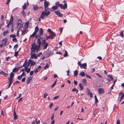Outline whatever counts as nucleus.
Segmentation results:
<instances>
[{
  "mask_svg": "<svg viewBox=\"0 0 124 124\" xmlns=\"http://www.w3.org/2000/svg\"><path fill=\"white\" fill-rule=\"evenodd\" d=\"M48 44L47 43H46L45 39H43L42 40V46H43V49L44 50L46 49L48 46Z\"/></svg>",
  "mask_w": 124,
  "mask_h": 124,
  "instance_id": "20e7f679",
  "label": "nucleus"
},
{
  "mask_svg": "<svg viewBox=\"0 0 124 124\" xmlns=\"http://www.w3.org/2000/svg\"><path fill=\"white\" fill-rule=\"evenodd\" d=\"M31 59H32L34 58L35 59H37V56H36V54L34 53H33L31 55Z\"/></svg>",
  "mask_w": 124,
  "mask_h": 124,
  "instance_id": "9b49d317",
  "label": "nucleus"
},
{
  "mask_svg": "<svg viewBox=\"0 0 124 124\" xmlns=\"http://www.w3.org/2000/svg\"><path fill=\"white\" fill-rule=\"evenodd\" d=\"M49 2L47 1L46 0H45L44 3V6L45 8V11H43L42 12L41 15L40 16V17L42 19H44L45 16H48L50 14V12L49 11H47L48 8Z\"/></svg>",
  "mask_w": 124,
  "mask_h": 124,
  "instance_id": "f257e3e1",
  "label": "nucleus"
},
{
  "mask_svg": "<svg viewBox=\"0 0 124 124\" xmlns=\"http://www.w3.org/2000/svg\"><path fill=\"white\" fill-rule=\"evenodd\" d=\"M72 91L73 92L76 91V93H77L78 92V90L75 88H74L72 89Z\"/></svg>",
  "mask_w": 124,
  "mask_h": 124,
  "instance_id": "cd10ccee",
  "label": "nucleus"
},
{
  "mask_svg": "<svg viewBox=\"0 0 124 124\" xmlns=\"http://www.w3.org/2000/svg\"><path fill=\"white\" fill-rule=\"evenodd\" d=\"M21 13L23 14V16L24 17H25L26 16V14L25 13V12L24 11V10H23L22 12Z\"/></svg>",
  "mask_w": 124,
  "mask_h": 124,
  "instance_id": "c756f323",
  "label": "nucleus"
},
{
  "mask_svg": "<svg viewBox=\"0 0 124 124\" xmlns=\"http://www.w3.org/2000/svg\"><path fill=\"white\" fill-rule=\"evenodd\" d=\"M33 72H34L33 70L31 71L30 73V76H32L33 74Z\"/></svg>",
  "mask_w": 124,
  "mask_h": 124,
  "instance_id": "09e8293b",
  "label": "nucleus"
},
{
  "mask_svg": "<svg viewBox=\"0 0 124 124\" xmlns=\"http://www.w3.org/2000/svg\"><path fill=\"white\" fill-rule=\"evenodd\" d=\"M48 94L45 93H44V98H45L46 96H47Z\"/></svg>",
  "mask_w": 124,
  "mask_h": 124,
  "instance_id": "a18cd8bd",
  "label": "nucleus"
},
{
  "mask_svg": "<svg viewBox=\"0 0 124 124\" xmlns=\"http://www.w3.org/2000/svg\"><path fill=\"white\" fill-rule=\"evenodd\" d=\"M14 117L15 119L16 120L18 118V116L16 115L15 110L14 111Z\"/></svg>",
  "mask_w": 124,
  "mask_h": 124,
  "instance_id": "ddd939ff",
  "label": "nucleus"
},
{
  "mask_svg": "<svg viewBox=\"0 0 124 124\" xmlns=\"http://www.w3.org/2000/svg\"><path fill=\"white\" fill-rule=\"evenodd\" d=\"M42 52L39 53L37 54L38 56L40 57V56L41 55H42Z\"/></svg>",
  "mask_w": 124,
  "mask_h": 124,
  "instance_id": "bf43d9fd",
  "label": "nucleus"
},
{
  "mask_svg": "<svg viewBox=\"0 0 124 124\" xmlns=\"http://www.w3.org/2000/svg\"><path fill=\"white\" fill-rule=\"evenodd\" d=\"M85 76L86 77L89 78V79H91V77L89 75H88L87 74H86L85 75Z\"/></svg>",
  "mask_w": 124,
  "mask_h": 124,
  "instance_id": "4d7b16f0",
  "label": "nucleus"
},
{
  "mask_svg": "<svg viewBox=\"0 0 124 124\" xmlns=\"http://www.w3.org/2000/svg\"><path fill=\"white\" fill-rule=\"evenodd\" d=\"M59 97V96H55L54 97V98H53V99L54 100L58 98Z\"/></svg>",
  "mask_w": 124,
  "mask_h": 124,
  "instance_id": "13d9d810",
  "label": "nucleus"
},
{
  "mask_svg": "<svg viewBox=\"0 0 124 124\" xmlns=\"http://www.w3.org/2000/svg\"><path fill=\"white\" fill-rule=\"evenodd\" d=\"M52 9L53 10H56L58 9V8L57 6H54L52 7Z\"/></svg>",
  "mask_w": 124,
  "mask_h": 124,
  "instance_id": "a878e982",
  "label": "nucleus"
},
{
  "mask_svg": "<svg viewBox=\"0 0 124 124\" xmlns=\"http://www.w3.org/2000/svg\"><path fill=\"white\" fill-rule=\"evenodd\" d=\"M21 75L22 76V77L23 76H26V75L25 74V73L24 72H23L21 74Z\"/></svg>",
  "mask_w": 124,
  "mask_h": 124,
  "instance_id": "69168bd1",
  "label": "nucleus"
},
{
  "mask_svg": "<svg viewBox=\"0 0 124 124\" xmlns=\"http://www.w3.org/2000/svg\"><path fill=\"white\" fill-rule=\"evenodd\" d=\"M13 18L12 16H11L10 17V21L13 22Z\"/></svg>",
  "mask_w": 124,
  "mask_h": 124,
  "instance_id": "c03bdc74",
  "label": "nucleus"
},
{
  "mask_svg": "<svg viewBox=\"0 0 124 124\" xmlns=\"http://www.w3.org/2000/svg\"><path fill=\"white\" fill-rule=\"evenodd\" d=\"M94 98L95 100V102L96 103L97 102H98V100L97 96L96 95H95L94 96Z\"/></svg>",
  "mask_w": 124,
  "mask_h": 124,
  "instance_id": "72a5a7b5",
  "label": "nucleus"
},
{
  "mask_svg": "<svg viewBox=\"0 0 124 124\" xmlns=\"http://www.w3.org/2000/svg\"><path fill=\"white\" fill-rule=\"evenodd\" d=\"M18 51L15 52V54L14 56L16 57H17L18 56Z\"/></svg>",
  "mask_w": 124,
  "mask_h": 124,
  "instance_id": "7c9ffc66",
  "label": "nucleus"
},
{
  "mask_svg": "<svg viewBox=\"0 0 124 124\" xmlns=\"http://www.w3.org/2000/svg\"><path fill=\"white\" fill-rule=\"evenodd\" d=\"M12 40L13 41L15 42H17V39L15 38H13L12 39Z\"/></svg>",
  "mask_w": 124,
  "mask_h": 124,
  "instance_id": "37998d69",
  "label": "nucleus"
},
{
  "mask_svg": "<svg viewBox=\"0 0 124 124\" xmlns=\"http://www.w3.org/2000/svg\"><path fill=\"white\" fill-rule=\"evenodd\" d=\"M35 36V38L36 39H37V38H38L39 37V34H38V35H36Z\"/></svg>",
  "mask_w": 124,
  "mask_h": 124,
  "instance_id": "8fccbe9b",
  "label": "nucleus"
},
{
  "mask_svg": "<svg viewBox=\"0 0 124 124\" xmlns=\"http://www.w3.org/2000/svg\"><path fill=\"white\" fill-rule=\"evenodd\" d=\"M39 31V29L38 27L37 26L35 28V31L34 32L36 33H37Z\"/></svg>",
  "mask_w": 124,
  "mask_h": 124,
  "instance_id": "aec40b11",
  "label": "nucleus"
},
{
  "mask_svg": "<svg viewBox=\"0 0 124 124\" xmlns=\"http://www.w3.org/2000/svg\"><path fill=\"white\" fill-rule=\"evenodd\" d=\"M96 74L98 76L99 78H102V77L99 74H98V73H96Z\"/></svg>",
  "mask_w": 124,
  "mask_h": 124,
  "instance_id": "de8ad7c7",
  "label": "nucleus"
},
{
  "mask_svg": "<svg viewBox=\"0 0 124 124\" xmlns=\"http://www.w3.org/2000/svg\"><path fill=\"white\" fill-rule=\"evenodd\" d=\"M35 43H32L31 45V53L33 52H35L36 50H37V51H38V46L37 45H35Z\"/></svg>",
  "mask_w": 124,
  "mask_h": 124,
  "instance_id": "7ed1b4c3",
  "label": "nucleus"
},
{
  "mask_svg": "<svg viewBox=\"0 0 124 124\" xmlns=\"http://www.w3.org/2000/svg\"><path fill=\"white\" fill-rule=\"evenodd\" d=\"M38 45V50H37V51H39V49L40 47V46L41 45H42V44H37Z\"/></svg>",
  "mask_w": 124,
  "mask_h": 124,
  "instance_id": "c9c22d12",
  "label": "nucleus"
},
{
  "mask_svg": "<svg viewBox=\"0 0 124 124\" xmlns=\"http://www.w3.org/2000/svg\"><path fill=\"white\" fill-rule=\"evenodd\" d=\"M124 99V93L121 96L120 98L119 101L121 102Z\"/></svg>",
  "mask_w": 124,
  "mask_h": 124,
  "instance_id": "a211bd4d",
  "label": "nucleus"
},
{
  "mask_svg": "<svg viewBox=\"0 0 124 124\" xmlns=\"http://www.w3.org/2000/svg\"><path fill=\"white\" fill-rule=\"evenodd\" d=\"M74 83L76 85H77V82L75 80H74Z\"/></svg>",
  "mask_w": 124,
  "mask_h": 124,
  "instance_id": "e2e57ef3",
  "label": "nucleus"
},
{
  "mask_svg": "<svg viewBox=\"0 0 124 124\" xmlns=\"http://www.w3.org/2000/svg\"><path fill=\"white\" fill-rule=\"evenodd\" d=\"M65 53L63 55V56L64 57H67L68 56V53L66 50H65Z\"/></svg>",
  "mask_w": 124,
  "mask_h": 124,
  "instance_id": "c85d7f7f",
  "label": "nucleus"
},
{
  "mask_svg": "<svg viewBox=\"0 0 124 124\" xmlns=\"http://www.w3.org/2000/svg\"><path fill=\"white\" fill-rule=\"evenodd\" d=\"M26 78L25 77H24L22 79H21V81L22 82H24Z\"/></svg>",
  "mask_w": 124,
  "mask_h": 124,
  "instance_id": "603ef678",
  "label": "nucleus"
},
{
  "mask_svg": "<svg viewBox=\"0 0 124 124\" xmlns=\"http://www.w3.org/2000/svg\"><path fill=\"white\" fill-rule=\"evenodd\" d=\"M3 75L4 76L6 77L8 76V74L7 73L4 72Z\"/></svg>",
  "mask_w": 124,
  "mask_h": 124,
  "instance_id": "864d4df0",
  "label": "nucleus"
},
{
  "mask_svg": "<svg viewBox=\"0 0 124 124\" xmlns=\"http://www.w3.org/2000/svg\"><path fill=\"white\" fill-rule=\"evenodd\" d=\"M16 36V35L15 34H11L10 36V37L13 38H15Z\"/></svg>",
  "mask_w": 124,
  "mask_h": 124,
  "instance_id": "ea45409f",
  "label": "nucleus"
},
{
  "mask_svg": "<svg viewBox=\"0 0 124 124\" xmlns=\"http://www.w3.org/2000/svg\"><path fill=\"white\" fill-rule=\"evenodd\" d=\"M18 44H16L14 46V48H18Z\"/></svg>",
  "mask_w": 124,
  "mask_h": 124,
  "instance_id": "052dcab7",
  "label": "nucleus"
},
{
  "mask_svg": "<svg viewBox=\"0 0 124 124\" xmlns=\"http://www.w3.org/2000/svg\"><path fill=\"white\" fill-rule=\"evenodd\" d=\"M52 36L55 37L56 36V34L55 33H54L53 31H52L51 33Z\"/></svg>",
  "mask_w": 124,
  "mask_h": 124,
  "instance_id": "f704fd0d",
  "label": "nucleus"
},
{
  "mask_svg": "<svg viewBox=\"0 0 124 124\" xmlns=\"http://www.w3.org/2000/svg\"><path fill=\"white\" fill-rule=\"evenodd\" d=\"M19 68V67H18L16 68V67L15 68L12 70V71L14 72H17Z\"/></svg>",
  "mask_w": 124,
  "mask_h": 124,
  "instance_id": "4468645a",
  "label": "nucleus"
},
{
  "mask_svg": "<svg viewBox=\"0 0 124 124\" xmlns=\"http://www.w3.org/2000/svg\"><path fill=\"white\" fill-rule=\"evenodd\" d=\"M2 41L3 42L4 41L5 42L4 43V46H5L6 45V43L7 42V41L6 40V39H3L2 40Z\"/></svg>",
  "mask_w": 124,
  "mask_h": 124,
  "instance_id": "bb28decb",
  "label": "nucleus"
},
{
  "mask_svg": "<svg viewBox=\"0 0 124 124\" xmlns=\"http://www.w3.org/2000/svg\"><path fill=\"white\" fill-rule=\"evenodd\" d=\"M14 76V73L12 72H11L10 74V77L9 78L13 79Z\"/></svg>",
  "mask_w": 124,
  "mask_h": 124,
  "instance_id": "f3484780",
  "label": "nucleus"
},
{
  "mask_svg": "<svg viewBox=\"0 0 124 124\" xmlns=\"http://www.w3.org/2000/svg\"><path fill=\"white\" fill-rule=\"evenodd\" d=\"M78 73V71L77 70H75L74 72V75L76 76H77Z\"/></svg>",
  "mask_w": 124,
  "mask_h": 124,
  "instance_id": "5701e85b",
  "label": "nucleus"
},
{
  "mask_svg": "<svg viewBox=\"0 0 124 124\" xmlns=\"http://www.w3.org/2000/svg\"><path fill=\"white\" fill-rule=\"evenodd\" d=\"M26 31L25 30H24V31H22V34L23 35L25 34Z\"/></svg>",
  "mask_w": 124,
  "mask_h": 124,
  "instance_id": "a19ab883",
  "label": "nucleus"
},
{
  "mask_svg": "<svg viewBox=\"0 0 124 124\" xmlns=\"http://www.w3.org/2000/svg\"><path fill=\"white\" fill-rule=\"evenodd\" d=\"M9 33L8 31H4L3 32V35L4 36H5V34H6L8 33Z\"/></svg>",
  "mask_w": 124,
  "mask_h": 124,
  "instance_id": "58836bf2",
  "label": "nucleus"
},
{
  "mask_svg": "<svg viewBox=\"0 0 124 124\" xmlns=\"http://www.w3.org/2000/svg\"><path fill=\"white\" fill-rule=\"evenodd\" d=\"M120 35L121 36L122 38L123 37V31H122L120 32Z\"/></svg>",
  "mask_w": 124,
  "mask_h": 124,
  "instance_id": "79ce46f5",
  "label": "nucleus"
},
{
  "mask_svg": "<svg viewBox=\"0 0 124 124\" xmlns=\"http://www.w3.org/2000/svg\"><path fill=\"white\" fill-rule=\"evenodd\" d=\"M26 3H25L23 6V10L25 9L26 8Z\"/></svg>",
  "mask_w": 124,
  "mask_h": 124,
  "instance_id": "473e14b6",
  "label": "nucleus"
},
{
  "mask_svg": "<svg viewBox=\"0 0 124 124\" xmlns=\"http://www.w3.org/2000/svg\"><path fill=\"white\" fill-rule=\"evenodd\" d=\"M59 1H57L55 3V4L56 6H57V8L60 7L61 9H65L67 7V4L66 3H65L63 6L62 4H60L59 3Z\"/></svg>",
  "mask_w": 124,
  "mask_h": 124,
  "instance_id": "f03ea898",
  "label": "nucleus"
},
{
  "mask_svg": "<svg viewBox=\"0 0 124 124\" xmlns=\"http://www.w3.org/2000/svg\"><path fill=\"white\" fill-rule=\"evenodd\" d=\"M116 124H120V121L118 119L117 120Z\"/></svg>",
  "mask_w": 124,
  "mask_h": 124,
  "instance_id": "774afa93",
  "label": "nucleus"
},
{
  "mask_svg": "<svg viewBox=\"0 0 124 124\" xmlns=\"http://www.w3.org/2000/svg\"><path fill=\"white\" fill-rule=\"evenodd\" d=\"M36 33H35V32H34L31 35H30V37H31L32 38H33L35 37V35L36 34Z\"/></svg>",
  "mask_w": 124,
  "mask_h": 124,
  "instance_id": "2f4dec72",
  "label": "nucleus"
},
{
  "mask_svg": "<svg viewBox=\"0 0 124 124\" xmlns=\"http://www.w3.org/2000/svg\"><path fill=\"white\" fill-rule=\"evenodd\" d=\"M17 22L19 24H21V23H22V21L21 19L19 20Z\"/></svg>",
  "mask_w": 124,
  "mask_h": 124,
  "instance_id": "5fc2aeb1",
  "label": "nucleus"
},
{
  "mask_svg": "<svg viewBox=\"0 0 124 124\" xmlns=\"http://www.w3.org/2000/svg\"><path fill=\"white\" fill-rule=\"evenodd\" d=\"M55 13L58 16L62 17V14L59 11H54Z\"/></svg>",
  "mask_w": 124,
  "mask_h": 124,
  "instance_id": "39448f33",
  "label": "nucleus"
},
{
  "mask_svg": "<svg viewBox=\"0 0 124 124\" xmlns=\"http://www.w3.org/2000/svg\"><path fill=\"white\" fill-rule=\"evenodd\" d=\"M53 103H51L50 105V106L49 107V108H51V107L53 106Z\"/></svg>",
  "mask_w": 124,
  "mask_h": 124,
  "instance_id": "6e6d98bb",
  "label": "nucleus"
},
{
  "mask_svg": "<svg viewBox=\"0 0 124 124\" xmlns=\"http://www.w3.org/2000/svg\"><path fill=\"white\" fill-rule=\"evenodd\" d=\"M98 91L99 94H101L103 93L104 90L103 89L100 88L98 89Z\"/></svg>",
  "mask_w": 124,
  "mask_h": 124,
  "instance_id": "1a4fd4ad",
  "label": "nucleus"
},
{
  "mask_svg": "<svg viewBox=\"0 0 124 124\" xmlns=\"http://www.w3.org/2000/svg\"><path fill=\"white\" fill-rule=\"evenodd\" d=\"M1 19L3 20L4 19V17L3 15H1Z\"/></svg>",
  "mask_w": 124,
  "mask_h": 124,
  "instance_id": "0e129e2a",
  "label": "nucleus"
},
{
  "mask_svg": "<svg viewBox=\"0 0 124 124\" xmlns=\"http://www.w3.org/2000/svg\"><path fill=\"white\" fill-rule=\"evenodd\" d=\"M43 34V30L41 28H40V30L39 31V38H40L41 36Z\"/></svg>",
  "mask_w": 124,
  "mask_h": 124,
  "instance_id": "6e6552de",
  "label": "nucleus"
},
{
  "mask_svg": "<svg viewBox=\"0 0 124 124\" xmlns=\"http://www.w3.org/2000/svg\"><path fill=\"white\" fill-rule=\"evenodd\" d=\"M29 62L31 64L30 67L32 66H34L36 64V62H34V61L32 60H31L29 59Z\"/></svg>",
  "mask_w": 124,
  "mask_h": 124,
  "instance_id": "423d86ee",
  "label": "nucleus"
},
{
  "mask_svg": "<svg viewBox=\"0 0 124 124\" xmlns=\"http://www.w3.org/2000/svg\"><path fill=\"white\" fill-rule=\"evenodd\" d=\"M56 54H60V55H62V54L60 52H56Z\"/></svg>",
  "mask_w": 124,
  "mask_h": 124,
  "instance_id": "680f3d73",
  "label": "nucleus"
},
{
  "mask_svg": "<svg viewBox=\"0 0 124 124\" xmlns=\"http://www.w3.org/2000/svg\"><path fill=\"white\" fill-rule=\"evenodd\" d=\"M54 114H53L52 115V116L51 117V120H53V118H54Z\"/></svg>",
  "mask_w": 124,
  "mask_h": 124,
  "instance_id": "338daca9",
  "label": "nucleus"
},
{
  "mask_svg": "<svg viewBox=\"0 0 124 124\" xmlns=\"http://www.w3.org/2000/svg\"><path fill=\"white\" fill-rule=\"evenodd\" d=\"M56 83H55V82H54V83L51 86V87L53 88L54 87V86L56 84Z\"/></svg>",
  "mask_w": 124,
  "mask_h": 124,
  "instance_id": "3c124183",
  "label": "nucleus"
},
{
  "mask_svg": "<svg viewBox=\"0 0 124 124\" xmlns=\"http://www.w3.org/2000/svg\"><path fill=\"white\" fill-rule=\"evenodd\" d=\"M78 86L80 88V90L81 91L83 89V87L82 86V84L81 83H80L79 84Z\"/></svg>",
  "mask_w": 124,
  "mask_h": 124,
  "instance_id": "412c9836",
  "label": "nucleus"
},
{
  "mask_svg": "<svg viewBox=\"0 0 124 124\" xmlns=\"http://www.w3.org/2000/svg\"><path fill=\"white\" fill-rule=\"evenodd\" d=\"M80 67L81 68H83L84 69H86L87 67V64L86 63H84L80 66Z\"/></svg>",
  "mask_w": 124,
  "mask_h": 124,
  "instance_id": "0eeeda50",
  "label": "nucleus"
},
{
  "mask_svg": "<svg viewBox=\"0 0 124 124\" xmlns=\"http://www.w3.org/2000/svg\"><path fill=\"white\" fill-rule=\"evenodd\" d=\"M33 8L34 9V11H36L38 9H39V8H41L40 7V8H39V7H38V6H37V5H33Z\"/></svg>",
  "mask_w": 124,
  "mask_h": 124,
  "instance_id": "2eb2a0df",
  "label": "nucleus"
},
{
  "mask_svg": "<svg viewBox=\"0 0 124 124\" xmlns=\"http://www.w3.org/2000/svg\"><path fill=\"white\" fill-rule=\"evenodd\" d=\"M82 77H84L85 76V74L84 72L82 71L80 72L79 74Z\"/></svg>",
  "mask_w": 124,
  "mask_h": 124,
  "instance_id": "4be33fe9",
  "label": "nucleus"
},
{
  "mask_svg": "<svg viewBox=\"0 0 124 124\" xmlns=\"http://www.w3.org/2000/svg\"><path fill=\"white\" fill-rule=\"evenodd\" d=\"M13 79L9 78V81H8V83L9 84H12V83H13Z\"/></svg>",
  "mask_w": 124,
  "mask_h": 124,
  "instance_id": "6ab92c4d",
  "label": "nucleus"
},
{
  "mask_svg": "<svg viewBox=\"0 0 124 124\" xmlns=\"http://www.w3.org/2000/svg\"><path fill=\"white\" fill-rule=\"evenodd\" d=\"M45 35H46V38H45V37H44V38H43V39H45V40H48L49 39H50V38H51V36L50 35V36H47V34H45Z\"/></svg>",
  "mask_w": 124,
  "mask_h": 124,
  "instance_id": "dca6fc26",
  "label": "nucleus"
},
{
  "mask_svg": "<svg viewBox=\"0 0 124 124\" xmlns=\"http://www.w3.org/2000/svg\"><path fill=\"white\" fill-rule=\"evenodd\" d=\"M32 77L31 76H30L28 77L26 81V83L27 85L29 84L30 81L31 80Z\"/></svg>",
  "mask_w": 124,
  "mask_h": 124,
  "instance_id": "f8f14e48",
  "label": "nucleus"
},
{
  "mask_svg": "<svg viewBox=\"0 0 124 124\" xmlns=\"http://www.w3.org/2000/svg\"><path fill=\"white\" fill-rule=\"evenodd\" d=\"M12 23L13 22L10 21L8 23V24L7 25V27H8V28H9V25L11 24V25L12 26V24H13Z\"/></svg>",
  "mask_w": 124,
  "mask_h": 124,
  "instance_id": "b1692460",
  "label": "nucleus"
},
{
  "mask_svg": "<svg viewBox=\"0 0 124 124\" xmlns=\"http://www.w3.org/2000/svg\"><path fill=\"white\" fill-rule=\"evenodd\" d=\"M28 62H27V60H26L25 61L23 65V67H25L26 66Z\"/></svg>",
  "mask_w": 124,
  "mask_h": 124,
  "instance_id": "393cba45",
  "label": "nucleus"
},
{
  "mask_svg": "<svg viewBox=\"0 0 124 124\" xmlns=\"http://www.w3.org/2000/svg\"><path fill=\"white\" fill-rule=\"evenodd\" d=\"M22 77V76L19 75L17 77V78L18 80H20L21 79Z\"/></svg>",
  "mask_w": 124,
  "mask_h": 124,
  "instance_id": "49530a36",
  "label": "nucleus"
},
{
  "mask_svg": "<svg viewBox=\"0 0 124 124\" xmlns=\"http://www.w3.org/2000/svg\"><path fill=\"white\" fill-rule=\"evenodd\" d=\"M49 67V65L48 64H46V65L45 66L44 68V69H46L47 68H48Z\"/></svg>",
  "mask_w": 124,
  "mask_h": 124,
  "instance_id": "4c0bfd02",
  "label": "nucleus"
},
{
  "mask_svg": "<svg viewBox=\"0 0 124 124\" xmlns=\"http://www.w3.org/2000/svg\"><path fill=\"white\" fill-rule=\"evenodd\" d=\"M43 38L42 37L39 38L38 39V40L37 43V44H42V42L41 40V39H42Z\"/></svg>",
  "mask_w": 124,
  "mask_h": 124,
  "instance_id": "9d476101",
  "label": "nucleus"
},
{
  "mask_svg": "<svg viewBox=\"0 0 124 124\" xmlns=\"http://www.w3.org/2000/svg\"><path fill=\"white\" fill-rule=\"evenodd\" d=\"M108 77V78H109L112 81L113 80V78L111 76L109 75H108L107 76Z\"/></svg>",
  "mask_w": 124,
  "mask_h": 124,
  "instance_id": "e433bc0d",
  "label": "nucleus"
}]
</instances>
